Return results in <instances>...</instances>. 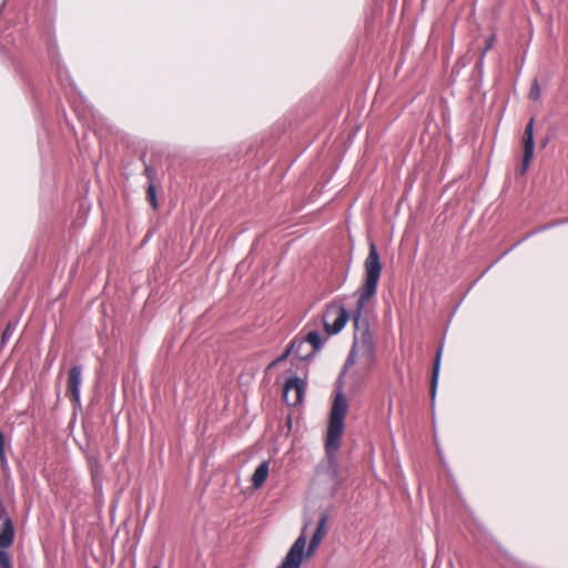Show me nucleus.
<instances>
[{"instance_id": "nucleus-15", "label": "nucleus", "mask_w": 568, "mask_h": 568, "mask_svg": "<svg viewBox=\"0 0 568 568\" xmlns=\"http://www.w3.org/2000/svg\"><path fill=\"white\" fill-rule=\"evenodd\" d=\"M146 196L153 209H158L156 190L153 182H150L146 189Z\"/></svg>"}, {"instance_id": "nucleus-16", "label": "nucleus", "mask_w": 568, "mask_h": 568, "mask_svg": "<svg viewBox=\"0 0 568 568\" xmlns=\"http://www.w3.org/2000/svg\"><path fill=\"white\" fill-rule=\"evenodd\" d=\"M16 329V325L9 322L1 335V347L6 345V343L11 338L13 332Z\"/></svg>"}, {"instance_id": "nucleus-6", "label": "nucleus", "mask_w": 568, "mask_h": 568, "mask_svg": "<svg viewBox=\"0 0 568 568\" xmlns=\"http://www.w3.org/2000/svg\"><path fill=\"white\" fill-rule=\"evenodd\" d=\"M523 146H524V152H523V161H521L520 171H521V173H525L531 162L532 156H534V149H535L534 118H531L529 120V122L527 123V125L525 128L524 136H523Z\"/></svg>"}, {"instance_id": "nucleus-8", "label": "nucleus", "mask_w": 568, "mask_h": 568, "mask_svg": "<svg viewBox=\"0 0 568 568\" xmlns=\"http://www.w3.org/2000/svg\"><path fill=\"white\" fill-rule=\"evenodd\" d=\"M291 344H294L292 352L297 359L307 361L314 356L313 352L310 349L311 347L305 344V341L300 339L298 336L294 337Z\"/></svg>"}, {"instance_id": "nucleus-17", "label": "nucleus", "mask_w": 568, "mask_h": 568, "mask_svg": "<svg viewBox=\"0 0 568 568\" xmlns=\"http://www.w3.org/2000/svg\"><path fill=\"white\" fill-rule=\"evenodd\" d=\"M528 98L532 101H536L540 98V88L537 79H534L531 83L530 91L528 93Z\"/></svg>"}, {"instance_id": "nucleus-26", "label": "nucleus", "mask_w": 568, "mask_h": 568, "mask_svg": "<svg viewBox=\"0 0 568 568\" xmlns=\"http://www.w3.org/2000/svg\"><path fill=\"white\" fill-rule=\"evenodd\" d=\"M152 568H161L159 565L153 566Z\"/></svg>"}, {"instance_id": "nucleus-21", "label": "nucleus", "mask_w": 568, "mask_h": 568, "mask_svg": "<svg viewBox=\"0 0 568 568\" xmlns=\"http://www.w3.org/2000/svg\"><path fill=\"white\" fill-rule=\"evenodd\" d=\"M0 462L1 464L6 463V455H4V435L2 432H0Z\"/></svg>"}, {"instance_id": "nucleus-12", "label": "nucleus", "mask_w": 568, "mask_h": 568, "mask_svg": "<svg viewBox=\"0 0 568 568\" xmlns=\"http://www.w3.org/2000/svg\"><path fill=\"white\" fill-rule=\"evenodd\" d=\"M300 339L305 341V344L311 347L310 349L314 355L323 345V339L317 331H311L305 337H300Z\"/></svg>"}, {"instance_id": "nucleus-23", "label": "nucleus", "mask_w": 568, "mask_h": 568, "mask_svg": "<svg viewBox=\"0 0 568 568\" xmlns=\"http://www.w3.org/2000/svg\"><path fill=\"white\" fill-rule=\"evenodd\" d=\"M280 363H281V362H276V358H275L273 362H271V363H270V365H268V369H271V368H273V367L277 366Z\"/></svg>"}, {"instance_id": "nucleus-11", "label": "nucleus", "mask_w": 568, "mask_h": 568, "mask_svg": "<svg viewBox=\"0 0 568 568\" xmlns=\"http://www.w3.org/2000/svg\"><path fill=\"white\" fill-rule=\"evenodd\" d=\"M267 476H268V462L265 460L256 467V469L252 476L253 488H255V489L261 488L263 486V484L265 483Z\"/></svg>"}, {"instance_id": "nucleus-19", "label": "nucleus", "mask_w": 568, "mask_h": 568, "mask_svg": "<svg viewBox=\"0 0 568 568\" xmlns=\"http://www.w3.org/2000/svg\"><path fill=\"white\" fill-rule=\"evenodd\" d=\"M0 567L1 568H12L9 554L2 549H0Z\"/></svg>"}, {"instance_id": "nucleus-5", "label": "nucleus", "mask_w": 568, "mask_h": 568, "mask_svg": "<svg viewBox=\"0 0 568 568\" xmlns=\"http://www.w3.org/2000/svg\"><path fill=\"white\" fill-rule=\"evenodd\" d=\"M306 383L300 377L288 378L283 387V400L288 406H297L303 402Z\"/></svg>"}, {"instance_id": "nucleus-4", "label": "nucleus", "mask_w": 568, "mask_h": 568, "mask_svg": "<svg viewBox=\"0 0 568 568\" xmlns=\"http://www.w3.org/2000/svg\"><path fill=\"white\" fill-rule=\"evenodd\" d=\"M306 526H304L301 536L294 541L284 560L278 568H300L303 561L306 546Z\"/></svg>"}, {"instance_id": "nucleus-9", "label": "nucleus", "mask_w": 568, "mask_h": 568, "mask_svg": "<svg viewBox=\"0 0 568 568\" xmlns=\"http://www.w3.org/2000/svg\"><path fill=\"white\" fill-rule=\"evenodd\" d=\"M442 354H443V347L440 346L436 353V357L434 361L433 372H432V378H430V398L432 402L435 400L436 397V390L438 385V377H439V369H440V361H442Z\"/></svg>"}, {"instance_id": "nucleus-20", "label": "nucleus", "mask_w": 568, "mask_h": 568, "mask_svg": "<svg viewBox=\"0 0 568 568\" xmlns=\"http://www.w3.org/2000/svg\"><path fill=\"white\" fill-rule=\"evenodd\" d=\"M294 347V344H288V346L286 347V349L278 356L276 357V362H284L291 354H293L292 352V348Z\"/></svg>"}, {"instance_id": "nucleus-25", "label": "nucleus", "mask_w": 568, "mask_h": 568, "mask_svg": "<svg viewBox=\"0 0 568 568\" xmlns=\"http://www.w3.org/2000/svg\"><path fill=\"white\" fill-rule=\"evenodd\" d=\"M490 45H491V42H488V43H487V48H486L485 50H488V49L490 48ZM485 52H486V51H484V53H485Z\"/></svg>"}, {"instance_id": "nucleus-13", "label": "nucleus", "mask_w": 568, "mask_h": 568, "mask_svg": "<svg viewBox=\"0 0 568 568\" xmlns=\"http://www.w3.org/2000/svg\"><path fill=\"white\" fill-rule=\"evenodd\" d=\"M335 453H332L331 455L326 452V455L328 457V463H329V467H328V473L331 475V477L335 480V483L338 485L339 481L337 480V462H336V458H335Z\"/></svg>"}, {"instance_id": "nucleus-10", "label": "nucleus", "mask_w": 568, "mask_h": 568, "mask_svg": "<svg viewBox=\"0 0 568 568\" xmlns=\"http://www.w3.org/2000/svg\"><path fill=\"white\" fill-rule=\"evenodd\" d=\"M14 538L13 525L10 518H6L0 532V548H8L12 545Z\"/></svg>"}, {"instance_id": "nucleus-18", "label": "nucleus", "mask_w": 568, "mask_h": 568, "mask_svg": "<svg viewBox=\"0 0 568 568\" xmlns=\"http://www.w3.org/2000/svg\"><path fill=\"white\" fill-rule=\"evenodd\" d=\"M323 538L324 537H322V536L313 534L310 545H308L307 555H312L316 550V548L320 546Z\"/></svg>"}, {"instance_id": "nucleus-2", "label": "nucleus", "mask_w": 568, "mask_h": 568, "mask_svg": "<svg viewBox=\"0 0 568 568\" xmlns=\"http://www.w3.org/2000/svg\"><path fill=\"white\" fill-rule=\"evenodd\" d=\"M347 409V398L343 393H336L329 414V423L325 439V450L329 455L334 452H337L341 447V439L344 432V419Z\"/></svg>"}, {"instance_id": "nucleus-1", "label": "nucleus", "mask_w": 568, "mask_h": 568, "mask_svg": "<svg viewBox=\"0 0 568 568\" xmlns=\"http://www.w3.org/2000/svg\"><path fill=\"white\" fill-rule=\"evenodd\" d=\"M382 274V262L374 242H369V251L364 261V283L358 288V300L353 315L354 342L344 368L353 366L358 356L365 365L369 366L375 359V341L369 324L362 313L366 303L376 295Z\"/></svg>"}, {"instance_id": "nucleus-24", "label": "nucleus", "mask_w": 568, "mask_h": 568, "mask_svg": "<svg viewBox=\"0 0 568 568\" xmlns=\"http://www.w3.org/2000/svg\"><path fill=\"white\" fill-rule=\"evenodd\" d=\"M490 45H491V42H488V43H487V48H486L485 50H488V49L490 48ZM485 52H486V51H484V53H485Z\"/></svg>"}, {"instance_id": "nucleus-3", "label": "nucleus", "mask_w": 568, "mask_h": 568, "mask_svg": "<svg viewBox=\"0 0 568 568\" xmlns=\"http://www.w3.org/2000/svg\"><path fill=\"white\" fill-rule=\"evenodd\" d=\"M349 318L347 310L343 305H328L324 315V328L328 335L341 332Z\"/></svg>"}, {"instance_id": "nucleus-7", "label": "nucleus", "mask_w": 568, "mask_h": 568, "mask_svg": "<svg viewBox=\"0 0 568 568\" xmlns=\"http://www.w3.org/2000/svg\"><path fill=\"white\" fill-rule=\"evenodd\" d=\"M82 383L81 365H73L68 375V393L77 406H80V386Z\"/></svg>"}, {"instance_id": "nucleus-22", "label": "nucleus", "mask_w": 568, "mask_h": 568, "mask_svg": "<svg viewBox=\"0 0 568 568\" xmlns=\"http://www.w3.org/2000/svg\"><path fill=\"white\" fill-rule=\"evenodd\" d=\"M144 172H145L146 176L149 178L150 182H152L153 173H154L153 170L150 166H145Z\"/></svg>"}, {"instance_id": "nucleus-14", "label": "nucleus", "mask_w": 568, "mask_h": 568, "mask_svg": "<svg viewBox=\"0 0 568 568\" xmlns=\"http://www.w3.org/2000/svg\"><path fill=\"white\" fill-rule=\"evenodd\" d=\"M328 521V515L326 513H323L318 519L317 527L315 530V535L324 537L326 535V526Z\"/></svg>"}]
</instances>
